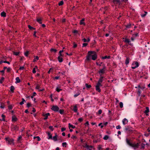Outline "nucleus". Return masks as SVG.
<instances>
[{"instance_id": "1", "label": "nucleus", "mask_w": 150, "mask_h": 150, "mask_svg": "<svg viewBox=\"0 0 150 150\" xmlns=\"http://www.w3.org/2000/svg\"><path fill=\"white\" fill-rule=\"evenodd\" d=\"M97 58V55L95 51H89L88 52L87 55L86 56V59L89 61L91 59L95 60Z\"/></svg>"}, {"instance_id": "2", "label": "nucleus", "mask_w": 150, "mask_h": 150, "mask_svg": "<svg viewBox=\"0 0 150 150\" xmlns=\"http://www.w3.org/2000/svg\"><path fill=\"white\" fill-rule=\"evenodd\" d=\"M126 140L127 144L133 148L134 149H136L139 148V144L138 143H131L130 140L127 138L126 139Z\"/></svg>"}, {"instance_id": "3", "label": "nucleus", "mask_w": 150, "mask_h": 150, "mask_svg": "<svg viewBox=\"0 0 150 150\" xmlns=\"http://www.w3.org/2000/svg\"><path fill=\"white\" fill-rule=\"evenodd\" d=\"M106 70V67L105 65L103 66V69H100L98 71L99 74L101 76L102 74L104 73L105 71Z\"/></svg>"}, {"instance_id": "4", "label": "nucleus", "mask_w": 150, "mask_h": 150, "mask_svg": "<svg viewBox=\"0 0 150 150\" xmlns=\"http://www.w3.org/2000/svg\"><path fill=\"white\" fill-rule=\"evenodd\" d=\"M132 68L133 69H135L139 67V63L137 62H133L132 64Z\"/></svg>"}, {"instance_id": "5", "label": "nucleus", "mask_w": 150, "mask_h": 150, "mask_svg": "<svg viewBox=\"0 0 150 150\" xmlns=\"http://www.w3.org/2000/svg\"><path fill=\"white\" fill-rule=\"evenodd\" d=\"M51 109L54 112H57L59 111V108L57 105H53L51 108Z\"/></svg>"}, {"instance_id": "6", "label": "nucleus", "mask_w": 150, "mask_h": 150, "mask_svg": "<svg viewBox=\"0 0 150 150\" xmlns=\"http://www.w3.org/2000/svg\"><path fill=\"white\" fill-rule=\"evenodd\" d=\"M102 86V85H99L97 83L95 86L96 90L99 92H100L101 90L100 87Z\"/></svg>"}, {"instance_id": "7", "label": "nucleus", "mask_w": 150, "mask_h": 150, "mask_svg": "<svg viewBox=\"0 0 150 150\" xmlns=\"http://www.w3.org/2000/svg\"><path fill=\"white\" fill-rule=\"evenodd\" d=\"M138 87L139 89L138 90V92L139 93V95L140 96L141 94V89L143 90L145 88V87L143 86L142 87H141L140 85H139L138 86Z\"/></svg>"}, {"instance_id": "8", "label": "nucleus", "mask_w": 150, "mask_h": 150, "mask_svg": "<svg viewBox=\"0 0 150 150\" xmlns=\"http://www.w3.org/2000/svg\"><path fill=\"white\" fill-rule=\"evenodd\" d=\"M103 76H100L99 79L97 83L99 85H102L101 83L103 81Z\"/></svg>"}, {"instance_id": "9", "label": "nucleus", "mask_w": 150, "mask_h": 150, "mask_svg": "<svg viewBox=\"0 0 150 150\" xmlns=\"http://www.w3.org/2000/svg\"><path fill=\"white\" fill-rule=\"evenodd\" d=\"M5 139L8 143L10 144H11L13 141V139H10L8 138H6Z\"/></svg>"}, {"instance_id": "10", "label": "nucleus", "mask_w": 150, "mask_h": 150, "mask_svg": "<svg viewBox=\"0 0 150 150\" xmlns=\"http://www.w3.org/2000/svg\"><path fill=\"white\" fill-rule=\"evenodd\" d=\"M113 3L115 5H120V0H113Z\"/></svg>"}, {"instance_id": "11", "label": "nucleus", "mask_w": 150, "mask_h": 150, "mask_svg": "<svg viewBox=\"0 0 150 150\" xmlns=\"http://www.w3.org/2000/svg\"><path fill=\"white\" fill-rule=\"evenodd\" d=\"M62 57V55H59V56L58 57L57 59L59 62L60 63L62 62L63 61Z\"/></svg>"}, {"instance_id": "12", "label": "nucleus", "mask_w": 150, "mask_h": 150, "mask_svg": "<svg viewBox=\"0 0 150 150\" xmlns=\"http://www.w3.org/2000/svg\"><path fill=\"white\" fill-rule=\"evenodd\" d=\"M50 114L49 113H46L45 114H43V115L45 117L44 118V120H46L47 118V117L48 116L50 115Z\"/></svg>"}, {"instance_id": "13", "label": "nucleus", "mask_w": 150, "mask_h": 150, "mask_svg": "<svg viewBox=\"0 0 150 150\" xmlns=\"http://www.w3.org/2000/svg\"><path fill=\"white\" fill-rule=\"evenodd\" d=\"M73 110L74 111V112H77V105H76L74 106Z\"/></svg>"}, {"instance_id": "14", "label": "nucleus", "mask_w": 150, "mask_h": 150, "mask_svg": "<svg viewBox=\"0 0 150 150\" xmlns=\"http://www.w3.org/2000/svg\"><path fill=\"white\" fill-rule=\"evenodd\" d=\"M122 123L124 125L126 124L128 122V121L127 119L125 118L122 120Z\"/></svg>"}, {"instance_id": "15", "label": "nucleus", "mask_w": 150, "mask_h": 150, "mask_svg": "<svg viewBox=\"0 0 150 150\" xmlns=\"http://www.w3.org/2000/svg\"><path fill=\"white\" fill-rule=\"evenodd\" d=\"M84 18H82L81 20L80 21V24L81 25H85V23L84 22Z\"/></svg>"}, {"instance_id": "16", "label": "nucleus", "mask_w": 150, "mask_h": 150, "mask_svg": "<svg viewBox=\"0 0 150 150\" xmlns=\"http://www.w3.org/2000/svg\"><path fill=\"white\" fill-rule=\"evenodd\" d=\"M18 128L17 126H13L12 128V129L14 130H18Z\"/></svg>"}, {"instance_id": "17", "label": "nucleus", "mask_w": 150, "mask_h": 150, "mask_svg": "<svg viewBox=\"0 0 150 150\" xmlns=\"http://www.w3.org/2000/svg\"><path fill=\"white\" fill-rule=\"evenodd\" d=\"M16 81L15 83H17L20 82V80L19 77H17L16 79Z\"/></svg>"}, {"instance_id": "18", "label": "nucleus", "mask_w": 150, "mask_h": 150, "mask_svg": "<svg viewBox=\"0 0 150 150\" xmlns=\"http://www.w3.org/2000/svg\"><path fill=\"white\" fill-rule=\"evenodd\" d=\"M57 134H56V133L55 136H54L53 137V138H52V139L54 141H57Z\"/></svg>"}, {"instance_id": "19", "label": "nucleus", "mask_w": 150, "mask_h": 150, "mask_svg": "<svg viewBox=\"0 0 150 150\" xmlns=\"http://www.w3.org/2000/svg\"><path fill=\"white\" fill-rule=\"evenodd\" d=\"M83 147L86 148L87 149H88L90 148H92V147L91 146H89L87 144H86L84 146H83Z\"/></svg>"}, {"instance_id": "20", "label": "nucleus", "mask_w": 150, "mask_h": 150, "mask_svg": "<svg viewBox=\"0 0 150 150\" xmlns=\"http://www.w3.org/2000/svg\"><path fill=\"white\" fill-rule=\"evenodd\" d=\"M83 147L86 148L87 149H88L90 148H92V147L91 146H89L87 144H86L84 146H83Z\"/></svg>"}, {"instance_id": "21", "label": "nucleus", "mask_w": 150, "mask_h": 150, "mask_svg": "<svg viewBox=\"0 0 150 150\" xmlns=\"http://www.w3.org/2000/svg\"><path fill=\"white\" fill-rule=\"evenodd\" d=\"M15 89L14 87L13 86H11L10 87V91L12 93L14 92Z\"/></svg>"}, {"instance_id": "22", "label": "nucleus", "mask_w": 150, "mask_h": 150, "mask_svg": "<svg viewBox=\"0 0 150 150\" xmlns=\"http://www.w3.org/2000/svg\"><path fill=\"white\" fill-rule=\"evenodd\" d=\"M1 117H2V119H0L1 121H5V115H4L3 114H2L1 115Z\"/></svg>"}, {"instance_id": "23", "label": "nucleus", "mask_w": 150, "mask_h": 150, "mask_svg": "<svg viewBox=\"0 0 150 150\" xmlns=\"http://www.w3.org/2000/svg\"><path fill=\"white\" fill-rule=\"evenodd\" d=\"M110 58V56H105L104 57H102L101 58L102 59H109Z\"/></svg>"}, {"instance_id": "24", "label": "nucleus", "mask_w": 150, "mask_h": 150, "mask_svg": "<svg viewBox=\"0 0 150 150\" xmlns=\"http://www.w3.org/2000/svg\"><path fill=\"white\" fill-rule=\"evenodd\" d=\"M1 16L5 17L6 16V13L4 12L3 11L1 13Z\"/></svg>"}, {"instance_id": "25", "label": "nucleus", "mask_w": 150, "mask_h": 150, "mask_svg": "<svg viewBox=\"0 0 150 150\" xmlns=\"http://www.w3.org/2000/svg\"><path fill=\"white\" fill-rule=\"evenodd\" d=\"M22 101L21 102H20V104L21 105H22L23 104H24V102H25V99L23 98H22Z\"/></svg>"}, {"instance_id": "26", "label": "nucleus", "mask_w": 150, "mask_h": 150, "mask_svg": "<svg viewBox=\"0 0 150 150\" xmlns=\"http://www.w3.org/2000/svg\"><path fill=\"white\" fill-rule=\"evenodd\" d=\"M42 19L41 18H37V21L40 24H42Z\"/></svg>"}, {"instance_id": "27", "label": "nucleus", "mask_w": 150, "mask_h": 150, "mask_svg": "<svg viewBox=\"0 0 150 150\" xmlns=\"http://www.w3.org/2000/svg\"><path fill=\"white\" fill-rule=\"evenodd\" d=\"M146 110L144 112V113H147L149 112V108L148 107H146Z\"/></svg>"}, {"instance_id": "28", "label": "nucleus", "mask_w": 150, "mask_h": 150, "mask_svg": "<svg viewBox=\"0 0 150 150\" xmlns=\"http://www.w3.org/2000/svg\"><path fill=\"white\" fill-rule=\"evenodd\" d=\"M147 12L146 11H144V14H142L141 15V16L142 17L144 18V17L147 14Z\"/></svg>"}, {"instance_id": "29", "label": "nucleus", "mask_w": 150, "mask_h": 150, "mask_svg": "<svg viewBox=\"0 0 150 150\" xmlns=\"http://www.w3.org/2000/svg\"><path fill=\"white\" fill-rule=\"evenodd\" d=\"M48 135L49 136V137L48 138V139H52V136L51 134L49 132L48 133Z\"/></svg>"}, {"instance_id": "30", "label": "nucleus", "mask_w": 150, "mask_h": 150, "mask_svg": "<svg viewBox=\"0 0 150 150\" xmlns=\"http://www.w3.org/2000/svg\"><path fill=\"white\" fill-rule=\"evenodd\" d=\"M129 63V58L127 57L126 58V59L125 60V63L126 65H127V64H128Z\"/></svg>"}, {"instance_id": "31", "label": "nucleus", "mask_w": 150, "mask_h": 150, "mask_svg": "<svg viewBox=\"0 0 150 150\" xmlns=\"http://www.w3.org/2000/svg\"><path fill=\"white\" fill-rule=\"evenodd\" d=\"M38 59H39V57L37 56H36L35 57L34 59H33V62H36L37 60H38Z\"/></svg>"}, {"instance_id": "32", "label": "nucleus", "mask_w": 150, "mask_h": 150, "mask_svg": "<svg viewBox=\"0 0 150 150\" xmlns=\"http://www.w3.org/2000/svg\"><path fill=\"white\" fill-rule=\"evenodd\" d=\"M36 138L37 139V140L38 141H40V139L39 136L34 137H33L34 139H35Z\"/></svg>"}, {"instance_id": "33", "label": "nucleus", "mask_w": 150, "mask_h": 150, "mask_svg": "<svg viewBox=\"0 0 150 150\" xmlns=\"http://www.w3.org/2000/svg\"><path fill=\"white\" fill-rule=\"evenodd\" d=\"M12 120L13 121H16L17 120V118L15 116H13L12 117Z\"/></svg>"}, {"instance_id": "34", "label": "nucleus", "mask_w": 150, "mask_h": 150, "mask_svg": "<svg viewBox=\"0 0 150 150\" xmlns=\"http://www.w3.org/2000/svg\"><path fill=\"white\" fill-rule=\"evenodd\" d=\"M109 138V136L108 135H105L104 136V137L103 138V139L104 140H107Z\"/></svg>"}, {"instance_id": "35", "label": "nucleus", "mask_w": 150, "mask_h": 150, "mask_svg": "<svg viewBox=\"0 0 150 150\" xmlns=\"http://www.w3.org/2000/svg\"><path fill=\"white\" fill-rule=\"evenodd\" d=\"M28 28L30 30H35V28H33L32 26H31L30 25H28Z\"/></svg>"}, {"instance_id": "36", "label": "nucleus", "mask_w": 150, "mask_h": 150, "mask_svg": "<svg viewBox=\"0 0 150 150\" xmlns=\"http://www.w3.org/2000/svg\"><path fill=\"white\" fill-rule=\"evenodd\" d=\"M69 128H70V127H72L73 129H74L75 128V126H73L72 125H71L70 123L69 124Z\"/></svg>"}, {"instance_id": "37", "label": "nucleus", "mask_w": 150, "mask_h": 150, "mask_svg": "<svg viewBox=\"0 0 150 150\" xmlns=\"http://www.w3.org/2000/svg\"><path fill=\"white\" fill-rule=\"evenodd\" d=\"M64 4V2L63 1H60L59 4H58V5L59 6H62V5Z\"/></svg>"}, {"instance_id": "38", "label": "nucleus", "mask_w": 150, "mask_h": 150, "mask_svg": "<svg viewBox=\"0 0 150 150\" xmlns=\"http://www.w3.org/2000/svg\"><path fill=\"white\" fill-rule=\"evenodd\" d=\"M59 113L61 114H63L64 110L63 109L60 110L59 111Z\"/></svg>"}, {"instance_id": "39", "label": "nucleus", "mask_w": 150, "mask_h": 150, "mask_svg": "<svg viewBox=\"0 0 150 150\" xmlns=\"http://www.w3.org/2000/svg\"><path fill=\"white\" fill-rule=\"evenodd\" d=\"M124 42L128 43H129L130 42V41L129 39L126 38L124 41Z\"/></svg>"}, {"instance_id": "40", "label": "nucleus", "mask_w": 150, "mask_h": 150, "mask_svg": "<svg viewBox=\"0 0 150 150\" xmlns=\"http://www.w3.org/2000/svg\"><path fill=\"white\" fill-rule=\"evenodd\" d=\"M85 86L86 87L88 88H90L91 87V85H88V84L87 83L86 84Z\"/></svg>"}, {"instance_id": "41", "label": "nucleus", "mask_w": 150, "mask_h": 150, "mask_svg": "<svg viewBox=\"0 0 150 150\" xmlns=\"http://www.w3.org/2000/svg\"><path fill=\"white\" fill-rule=\"evenodd\" d=\"M56 91L58 92H59L60 91H62V89H60L58 87H57L56 88Z\"/></svg>"}, {"instance_id": "42", "label": "nucleus", "mask_w": 150, "mask_h": 150, "mask_svg": "<svg viewBox=\"0 0 150 150\" xmlns=\"http://www.w3.org/2000/svg\"><path fill=\"white\" fill-rule=\"evenodd\" d=\"M62 144L63 146L66 147L67 145V143L66 142H64L62 143Z\"/></svg>"}, {"instance_id": "43", "label": "nucleus", "mask_w": 150, "mask_h": 150, "mask_svg": "<svg viewBox=\"0 0 150 150\" xmlns=\"http://www.w3.org/2000/svg\"><path fill=\"white\" fill-rule=\"evenodd\" d=\"M119 105H120V107L121 108H122L123 107V104L122 102H120L119 103Z\"/></svg>"}, {"instance_id": "44", "label": "nucleus", "mask_w": 150, "mask_h": 150, "mask_svg": "<svg viewBox=\"0 0 150 150\" xmlns=\"http://www.w3.org/2000/svg\"><path fill=\"white\" fill-rule=\"evenodd\" d=\"M50 51H51V52H56L57 51V50L55 49H51V50H50Z\"/></svg>"}, {"instance_id": "45", "label": "nucleus", "mask_w": 150, "mask_h": 150, "mask_svg": "<svg viewBox=\"0 0 150 150\" xmlns=\"http://www.w3.org/2000/svg\"><path fill=\"white\" fill-rule=\"evenodd\" d=\"M40 88V86L39 84H37L35 87V89H39Z\"/></svg>"}, {"instance_id": "46", "label": "nucleus", "mask_w": 150, "mask_h": 150, "mask_svg": "<svg viewBox=\"0 0 150 150\" xmlns=\"http://www.w3.org/2000/svg\"><path fill=\"white\" fill-rule=\"evenodd\" d=\"M131 24H129L126 26V27L127 28H129L131 27Z\"/></svg>"}, {"instance_id": "47", "label": "nucleus", "mask_w": 150, "mask_h": 150, "mask_svg": "<svg viewBox=\"0 0 150 150\" xmlns=\"http://www.w3.org/2000/svg\"><path fill=\"white\" fill-rule=\"evenodd\" d=\"M28 53H29L28 52V51H27L24 53V54L25 56H28Z\"/></svg>"}, {"instance_id": "48", "label": "nucleus", "mask_w": 150, "mask_h": 150, "mask_svg": "<svg viewBox=\"0 0 150 150\" xmlns=\"http://www.w3.org/2000/svg\"><path fill=\"white\" fill-rule=\"evenodd\" d=\"M0 107V108H2V109L4 108V104H1V105Z\"/></svg>"}, {"instance_id": "49", "label": "nucleus", "mask_w": 150, "mask_h": 150, "mask_svg": "<svg viewBox=\"0 0 150 150\" xmlns=\"http://www.w3.org/2000/svg\"><path fill=\"white\" fill-rule=\"evenodd\" d=\"M11 69L10 67H8V68H7V72H10L11 70Z\"/></svg>"}, {"instance_id": "50", "label": "nucleus", "mask_w": 150, "mask_h": 150, "mask_svg": "<svg viewBox=\"0 0 150 150\" xmlns=\"http://www.w3.org/2000/svg\"><path fill=\"white\" fill-rule=\"evenodd\" d=\"M87 45H88V43H83V44L82 47H86Z\"/></svg>"}, {"instance_id": "51", "label": "nucleus", "mask_w": 150, "mask_h": 150, "mask_svg": "<svg viewBox=\"0 0 150 150\" xmlns=\"http://www.w3.org/2000/svg\"><path fill=\"white\" fill-rule=\"evenodd\" d=\"M73 45H74L73 47L74 48H76L77 46V44H76L75 42H73Z\"/></svg>"}, {"instance_id": "52", "label": "nucleus", "mask_w": 150, "mask_h": 150, "mask_svg": "<svg viewBox=\"0 0 150 150\" xmlns=\"http://www.w3.org/2000/svg\"><path fill=\"white\" fill-rule=\"evenodd\" d=\"M13 54L14 55L17 56L19 54V52H14Z\"/></svg>"}, {"instance_id": "53", "label": "nucleus", "mask_w": 150, "mask_h": 150, "mask_svg": "<svg viewBox=\"0 0 150 150\" xmlns=\"http://www.w3.org/2000/svg\"><path fill=\"white\" fill-rule=\"evenodd\" d=\"M79 93H76V94H75L74 96V97H77L79 95Z\"/></svg>"}, {"instance_id": "54", "label": "nucleus", "mask_w": 150, "mask_h": 150, "mask_svg": "<svg viewBox=\"0 0 150 150\" xmlns=\"http://www.w3.org/2000/svg\"><path fill=\"white\" fill-rule=\"evenodd\" d=\"M102 110H101L100 109V110H98V113L99 115H100V114H101V113H102Z\"/></svg>"}, {"instance_id": "55", "label": "nucleus", "mask_w": 150, "mask_h": 150, "mask_svg": "<svg viewBox=\"0 0 150 150\" xmlns=\"http://www.w3.org/2000/svg\"><path fill=\"white\" fill-rule=\"evenodd\" d=\"M121 128V126L119 125L117 126L116 127V128L117 129H120Z\"/></svg>"}, {"instance_id": "56", "label": "nucleus", "mask_w": 150, "mask_h": 150, "mask_svg": "<svg viewBox=\"0 0 150 150\" xmlns=\"http://www.w3.org/2000/svg\"><path fill=\"white\" fill-rule=\"evenodd\" d=\"M83 120V119L82 118H80L78 119V120L80 122H82Z\"/></svg>"}, {"instance_id": "57", "label": "nucleus", "mask_w": 150, "mask_h": 150, "mask_svg": "<svg viewBox=\"0 0 150 150\" xmlns=\"http://www.w3.org/2000/svg\"><path fill=\"white\" fill-rule=\"evenodd\" d=\"M64 51L63 50H60L59 51V55H62V54H61V53L62 52H63Z\"/></svg>"}, {"instance_id": "58", "label": "nucleus", "mask_w": 150, "mask_h": 150, "mask_svg": "<svg viewBox=\"0 0 150 150\" xmlns=\"http://www.w3.org/2000/svg\"><path fill=\"white\" fill-rule=\"evenodd\" d=\"M35 68H34L33 69V73H35L36 72V71H35Z\"/></svg>"}, {"instance_id": "59", "label": "nucleus", "mask_w": 150, "mask_h": 150, "mask_svg": "<svg viewBox=\"0 0 150 150\" xmlns=\"http://www.w3.org/2000/svg\"><path fill=\"white\" fill-rule=\"evenodd\" d=\"M49 128L52 131H53V128L52 126H50L49 127Z\"/></svg>"}, {"instance_id": "60", "label": "nucleus", "mask_w": 150, "mask_h": 150, "mask_svg": "<svg viewBox=\"0 0 150 150\" xmlns=\"http://www.w3.org/2000/svg\"><path fill=\"white\" fill-rule=\"evenodd\" d=\"M30 105H31V104H30V103H28L27 104V106L28 107V108H29V107H30Z\"/></svg>"}, {"instance_id": "61", "label": "nucleus", "mask_w": 150, "mask_h": 150, "mask_svg": "<svg viewBox=\"0 0 150 150\" xmlns=\"http://www.w3.org/2000/svg\"><path fill=\"white\" fill-rule=\"evenodd\" d=\"M65 129H66V128H65L62 127L61 128V131L62 132H63L64 131H65Z\"/></svg>"}, {"instance_id": "62", "label": "nucleus", "mask_w": 150, "mask_h": 150, "mask_svg": "<svg viewBox=\"0 0 150 150\" xmlns=\"http://www.w3.org/2000/svg\"><path fill=\"white\" fill-rule=\"evenodd\" d=\"M22 138L21 136H20L18 138V141H19V140Z\"/></svg>"}, {"instance_id": "63", "label": "nucleus", "mask_w": 150, "mask_h": 150, "mask_svg": "<svg viewBox=\"0 0 150 150\" xmlns=\"http://www.w3.org/2000/svg\"><path fill=\"white\" fill-rule=\"evenodd\" d=\"M4 79V77H2L1 80H0V83H2V81Z\"/></svg>"}, {"instance_id": "64", "label": "nucleus", "mask_w": 150, "mask_h": 150, "mask_svg": "<svg viewBox=\"0 0 150 150\" xmlns=\"http://www.w3.org/2000/svg\"><path fill=\"white\" fill-rule=\"evenodd\" d=\"M73 33H78V31L77 30H75L73 31Z\"/></svg>"}]
</instances>
